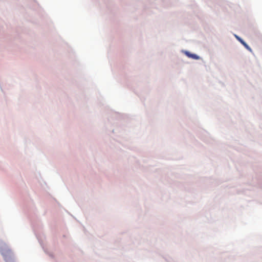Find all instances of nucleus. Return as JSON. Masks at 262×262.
Instances as JSON below:
<instances>
[{"mask_svg": "<svg viewBox=\"0 0 262 262\" xmlns=\"http://www.w3.org/2000/svg\"><path fill=\"white\" fill-rule=\"evenodd\" d=\"M185 54L188 57L192 58L193 59H198L199 58V57L198 55H196V54H191V53H189V52L186 51L185 52Z\"/></svg>", "mask_w": 262, "mask_h": 262, "instance_id": "1", "label": "nucleus"}, {"mask_svg": "<svg viewBox=\"0 0 262 262\" xmlns=\"http://www.w3.org/2000/svg\"><path fill=\"white\" fill-rule=\"evenodd\" d=\"M242 45L247 49L249 51H251L252 50L250 48V47L244 41V42H243L242 43Z\"/></svg>", "mask_w": 262, "mask_h": 262, "instance_id": "2", "label": "nucleus"}, {"mask_svg": "<svg viewBox=\"0 0 262 262\" xmlns=\"http://www.w3.org/2000/svg\"><path fill=\"white\" fill-rule=\"evenodd\" d=\"M242 45L247 49L249 51H251L252 50L250 48V47L244 41V42H243L242 43Z\"/></svg>", "mask_w": 262, "mask_h": 262, "instance_id": "3", "label": "nucleus"}, {"mask_svg": "<svg viewBox=\"0 0 262 262\" xmlns=\"http://www.w3.org/2000/svg\"><path fill=\"white\" fill-rule=\"evenodd\" d=\"M242 45L247 49L249 51H251L252 50L250 48V47L244 41V42H243L242 43Z\"/></svg>", "mask_w": 262, "mask_h": 262, "instance_id": "4", "label": "nucleus"}, {"mask_svg": "<svg viewBox=\"0 0 262 262\" xmlns=\"http://www.w3.org/2000/svg\"><path fill=\"white\" fill-rule=\"evenodd\" d=\"M235 38L242 44L243 42H244V41L238 36L235 35H234Z\"/></svg>", "mask_w": 262, "mask_h": 262, "instance_id": "5", "label": "nucleus"}]
</instances>
